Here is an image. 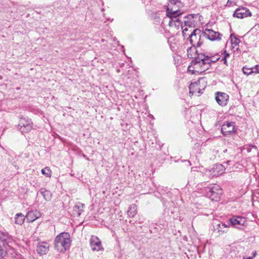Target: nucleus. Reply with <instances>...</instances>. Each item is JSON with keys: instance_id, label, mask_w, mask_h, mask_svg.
Masks as SVG:
<instances>
[{"instance_id": "obj_1", "label": "nucleus", "mask_w": 259, "mask_h": 259, "mask_svg": "<svg viewBox=\"0 0 259 259\" xmlns=\"http://www.w3.org/2000/svg\"><path fill=\"white\" fill-rule=\"evenodd\" d=\"M70 235L66 232L59 234L54 241L55 248L60 252H65L70 248Z\"/></svg>"}, {"instance_id": "obj_2", "label": "nucleus", "mask_w": 259, "mask_h": 259, "mask_svg": "<svg viewBox=\"0 0 259 259\" xmlns=\"http://www.w3.org/2000/svg\"><path fill=\"white\" fill-rule=\"evenodd\" d=\"M205 55L203 54L198 55L196 60H193L192 61L194 65V68L195 69L194 70L193 73H194V72L202 73L209 69L210 63H206L205 62V61H203V60H205Z\"/></svg>"}, {"instance_id": "obj_3", "label": "nucleus", "mask_w": 259, "mask_h": 259, "mask_svg": "<svg viewBox=\"0 0 259 259\" xmlns=\"http://www.w3.org/2000/svg\"><path fill=\"white\" fill-rule=\"evenodd\" d=\"M170 4L166 9V17H171L174 16H179L182 13L179 9L184 7L183 4L179 1L169 0Z\"/></svg>"}, {"instance_id": "obj_4", "label": "nucleus", "mask_w": 259, "mask_h": 259, "mask_svg": "<svg viewBox=\"0 0 259 259\" xmlns=\"http://www.w3.org/2000/svg\"><path fill=\"white\" fill-rule=\"evenodd\" d=\"M168 22V25L170 27H175L178 29L181 28L182 29L183 35L184 37L187 36L186 31L188 30L187 28H183V22L182 21V15L179 16H174L171 17H165L164 19L163 23L164 24Z\"/></svg>"}, {"instance_id": "obj_5", "label": "nucleus", "mask_w": 259, "mask_h": 259, "mask_svg": "<svg viewBox=\"0 0 259 259\" xmlns=\"http://www.w3.org/2000/svg\"><path fill=\"white\" fill-rule=\"evenodd\" d=\"M222 194V190L220 186L214 185L207 188L206 195L213 201H219Z\"/></svg>"}, {"instance_id": "obj_6", "label": "nucleus", "mask_w": 259, "mask_h": 259, "mask_svg": "<svg viewBox=\"0 0 259 259\" xmlns=\"http://www.w3.org/2000/svg\"><path fill=\"white\" fill-rule=\"evenodd\" d=\"M246 220L244 217L235 215L231 218L228 221L230 226L242 230L243 227L246 226Z\"/></svg>"}, {"instance_id": "obj_7", "label": "nucleus", "mask_w": 259, "mask_h": 259, "mask_svg": "<svg viewBox=\"0 0 259 259\" xmlns=\"http://www.w3.org/2000/svg\"><path fill=\"white\" fill-rule=\"evenodd\" d=\"M201 31L199 29L193 30L191 34L189 36L190 41L192 46L195 47H200L202 44L201 40Z\"/></svg>"}, {"instance_id": "obj_8", "label": "nucleus", "mask_w": 259, "mask_h": 259, "mask_svg": "<svg viewBox=\"0 0 259 259\" xmlns=\"http://www.w3.org/2000/svg\"><path fill=\"white\" fill-rule=\"evenodd\" d=\"M203 35L211 41L220 40L222 36V34L219 32L210 29H205Z\"/></svg>"}, {"instance_id": "obj_9", "label": "nucleus", "mask_w": 259, "mask_h": 259, "mask_svg": "<svg viewBox=\"0 0 259 259\" xmlns=\"http://www.w3.org/2000/svg\"><path fill=\"white\" fill-rule=\"evenodd\" d=\"M195 16H196V14H189L185 16H182L183 28L186 27L188 29V28H192L195 26L196 23L194 20Z\"/></svg>"}, {"instance_id": "obj_10", "label": "nucleus", "mask_w": 259, "mask_h": 259, "mask_svg": "<svg viewBox=\"0 0 259 259\" xmlns=\"http://www.w3.org/2000/svg\"><path fill=\"white\" fill-rule=\"evenodd\" d=\"M8 238L7 234L0 231V259L4 257L7 253L5 249V245L7 243Z\"/></svg>"}, {"instance_id": "obj_11", "label": "nucleus", "mask_w": 259, "mask_h": 259, "mask_svg": "<svg viewBox=\"0 0 259 259\" xmlns=\"http://www.w3.org/2000/svg\"><path fill=\"white\" fill-rule=\"evenodd\" d=\"M235 123L227 121L222 126L221 132L225 136H227L234 132Z\"/></svg>"}, {"instance_id": "obj_12", "label": "nucleus", "mask_w": 259, "mask_h": 259, "mask_svg": "<svg viewBox=\"0 0 259 259\" xmlns=\"http://www.w3.org/2000/svg\"><path fill=\"white\" fill-rule=\"evenodd\" d=\"M233 17L240 19H243L248 16H251V13L249 9L245 7H239L234 11Z\"/></svg>"}, {"instance_id": "obj_13", "label": "nucleus", "mask_w": 259, "mask_h": 259, "mask_svg": "<svg viewBox=\"0 0 259 259\" xmlns=\"http://www.w3.org/2000/svg\"><path fill=\"white\" fill-rule=\"evenodd\" d=\"M229 96L223 92H218L215 93V99L219 105L225 106L227 104Z\"/></svg>"}, {"instance_id": "obj_14", "label": "nucleus", "mask_w": 259, "mask_h": 259, "mask_svg": "<svg viewBox=\"0 0 259 259\" xmlns=\"http://www.w3.org/2000/svg\"><path fill=\"white\" fill-rule=\"evenodd\" d=\"M90 246L93 251H100L103 250L101 242L99 238L95 236H92L90 240Z\"/></svg>"}, {"instance_id": "obj_15", "label": "nucleus", "mask_w": 259, "mask_h": 259, "mask_svg": "<svg viewBox=\"0 0 259 259\" xmlns=\"http://www.w3.org/2000/svg\"><path fill=\"white\" fill-rule=\"evenodd\" d=\"M229 227V224L227 225L224 223H220L215 224L213 226V230L215 233H217L219 235H220L224 233H226L228 231V228Z\"/></svg>"}, {"instance_id": "obj_16", "label": "nucleus", "mask_w": 259, "mask_h": 259, "mask_svg": "<svg viewBox=\"0 0 259 259\" xmlns=\"http://www.w3.org/2000/svg\"><path fill=\"white\" fill-rule=\"evenodd\" d=\"M41 217V213L39 211L35 210H31L28 211L26 216V219L28 222H33L37 219Z\"/></svg>"}, {"instance_id": "obj_17", "label": "nucleus", "mask_w": 259, "mask_h": 259, "mask_svg": "<svg viewBox=\"0 0 259 259\" xmlns=\"http://www.w3.org/2000/svg\"><path fill=\"white\" fill-rule=\"evenodd\" d=\"M49 243L46 242H40L37 246L36 251L40 255L46 254L49 251Z\"/></svg>"}, {"instance_id": "obj_18", "label": "nucleus", "mask_w": 259, "mask_h": 259, "mask_svg": "<svg viewBox=\"0 0 259 259\" xmlns=\"http://www.w3.org/2000/svg\"><path fill=\"white\" fill-rule=\"evenodd\" d=\"M84 204L80 202H77L73 207V213L74 215L79 217L84 211Z\"/></svg>"}, {"instance_id": "obj_19", "label": "nucleus", "mask_w": 259, "mask_h": 259, "mask_svg": "<svg viewBox=\"0 0 259 259\" xmlns=\"http://www.w3.org/2000/svg\"><path fill=\"white\" fill-rule=\"evenodd\" d=\"M196 47L192 46L191 47L187 49V56L189 58H194V60H196L197 58L198 54H196ZM199 54H198L199 55Z\"/></svg>"}, {"instance_id": "obj_20", "label": "nucleus", "mask_w": 259, "mask_h": 259, "mask_svg": "<svg viewBox=\"0 0 259 259\" xmlns=\"http://www.w3.org/2000/svg\"><path fill=\"white\" fill-rule=\"evenodd\" d=\"M189 90H190L189 94H191V95H193L196 92L199 94L201 93L200 92V89L199 88L198 84L196 82L191 83L190 84Z\"/></svg>"}, {"instance_id": "obj_21", "label": "nucleus", "mask_w": 259, "mask_h": 259, "mask_svg": "<svg viewBox=\"0 0 259 259\" xmlns=\"http://www.w3.org/2000/svg\"><path fill=\"white\" fill-rule=\"evenodd\" d=\"M137 205L135 204H132L131 205L128 209L127 211V214L128 215L129 217L133 218L134 217L137 213Z\"/></svg>"}, {"instance_id": "obj_22", "label": "nucleus", "mask_w": 259, "mask_h": 259, "mask_svg": "<svg viewBox=\"0 0 259 259\" xmlns=\"http://www.w3.org/2000/svg\"><path fill=\"white\" fill-rule=\"evenodd\" d=\"M32 123L30 119H27V123L23 127H19L20 131L22 133H27L31 130L32 128Z\"/></svg>"}, {"instance_id": "obj_23", "label": "nucleus", "mask_w": 259, "mask_h": 259, "mask_svg": "<svg viewBox=\"0 0 259 259\" xmlns=\"http://www.w3.org/2000/svg\"><path fill=\"white\" fill-rule=\"evenodd\" d=\"M40 193L46 200L49 201L51 200L52 198V193L49 190L45 188H41L40 190Z\"/></svg>"}, {"instance_id": "obj_24", "label": "nucleus", "mask_w": 259, "mask_h": 259, "mask_svg": "<svg viewBox=\"0 0 259 259\" xmlns=\"http://www.w3.org/2000/svg\"><path fill=\"white\" fill-rule=\"evenodd\" d=\"M25 217L22 213H18L15 217V222L16 224L21 225L23 224Z\"/></svg>"}, {"instance_id": "obj_25", "label": "nucleus", "mask_w": 259, "mask_h": 259, "mask_svg": "<svg viewBox=\"0 0 259 259\" xmlns=\"http://www.w3.org/2000/svg\"><path fill=\"white\" fill-rule=\"evenodd\" d=\"M205 57L206 58L205 60H203V61H206V63H209L210 64L211 63H214L217 61H218L219 59V55H215L213 56L209 57L208 56H205Z\"/></svg>"}, {"instance_id": "obj_26", "label": "nucleus", "mask_w": 259, "mask_h": 259, "mask_svg": "<svg viewBox=\"0 0 259 259\" xmlns=\"http://www.w3.org/2000/svg\"><path fill=\"white\" fill-rule=\"evenodd\" d=\"M231 41L232 45H234L235 46H238L240 40L237 38L235 35H233V34H231Z\"/></svg>"}, {"instance_id": "obj_27", "label": "nucleus", "mask_w": 259, "mask_h": 259, "mask_svg": "<svg viewBox=\"0 0 259 259\" xmlns=\"http://www.w3.org/2000/svg\"><path fill=\"white\" fill-rule=\"evenodd\" d=\"M41 173L48 177H51V170L48 167H46L45 168L42 169Z\"/></svg>"}, {"instance_id": "obj_28", "label": "nucleus", "mask_w": 259, "mask_h": 259, "mask_svg": "<svg viewBox=\"0 0 259 259\" xmlns=\"http://www.w3.org/2000/svg\"><path fill=\"white\" fill-rule=\"evenodd\" d=\"M253 69V68H247L246 67H243L242 68V71L244 73V74L246 75H249L254 73Z\"/></svg>"}, {"instance_id": "obj_29", "label": "nucleus", "mask_w": 259, "mask_h": 259, "mask_svg": "<svg viewBox=\"0 0 259 259\" xmlns=\"http://www.w3.org/2000/svg\"><path fill=\"white\" fill-rule=\"evenodd\" d=\"M27 119H26L25 118H21L20 120V123L18 124L19 128L24 127L27 123Z\"/></svg>"}, {"instance_id": "obj_30", "label": "nucleus", "mask_w": 259, "mask_h": 259, "mask_svg": "<svg viewBox=\"0 0 259 259\" xmlns=\"http://www.w3.org/2000/svg\"><path fill=\"white\" fill-rule=\"evenodd\" d=\"M236 0H228L227 6L231 7L236 5Z\"/></svg>"}, {"instance_id": "obj_31", "label": "nucleus", "mask_w": 259, "mask_h": 259, "mask_svg": "<svg viewBox=\"0 0 259 259\" xmlns=\"http://www.w3.org/2000/svg\"><path fill=\"white\" fill-rule=\"evenodd\" d=\"M253 72L254 73H259V65H255V67L253 68Z\"/></svg>"}, {"instance_id": "obj_32", "label": "nucleus", "mask_w": 259, "mask_h": 259, "mask_svg": "<svg viewBox=\"0 0 259 259\" xmlns=\"http://www.w3.org/2000/svg\"><path fill=\"white\" fill-rule=\"evenodd\" d=\"M216 168H220L221 169L222 171H223V170H224V167L223 166L222 164H218V165H216Z\"/></svg>"}, {"instance_id": "obj_33", "label": "nucleus", "mask_w": 259, "mask_h": 259, "mask_svg": "<svg viewBox=\"0 0 259 259\" xmlns=\"http://www.w3.org/2000/svg\"><path fill=\"white\" fill-rule=\"evenodd\" d=\"M222 61H223V63L226 65H227V58H223L221 60Z\"/></svg>"}, {"instance_id": "obj_34", "label": "nucleus", "mask_w": 259, "mask_h": 259, "mask_svg": "<svg viewBox=\"0 0 259 259\" xmlns=\"http://www.w3.org/2000/svg\"><path fill=\"white\" fill-rule=\"evenodd\" d=\"M225 55H224V56L223 57V58H228L230 56V54L228 53H226V51H225Z\"/></svg>"}, {"instance_id": "obj_35", "label": "nucleus", "mask_w": 259, "mask_h": 259, "mask_svg": "<svg viewBox=\"0 0 259 259\" xmlns=\"http://www.w3.org/2000/svg\"><path fill=\"white\" fill-rule=\"evenodd\" d=\"M252 258H253L252 257L249 256V257H246V258H244V259H252Z\"/></svg>"}, {"instance_id": "obj_36", "label": "nucleus", "mask_w": 259, "mask_h": 259, "mask_svg": "<svg viewBox=\"0 0 259 259\" xmlns=\"http://www.w3.org/2000/svg\"><path fill=\"white\" fill-rule=\"evenodd\" d=\"M2 79V76L0 75V79Z\"/></svg>"}, {"instance_id": "obj_37", "label": "nucleus", "mask_w": 259, "mask_h": 259, "mask_svg": "<svg viewBox=\"0 0 259 259\" xmlns=\"http://www.w3.org/2000/svg\"><path fill=\"white\" fill-rule=\"evenodd\" d=\"M229 162H230V161H227V163H228V164H229Z\"/></svg>"}]
</instances>
